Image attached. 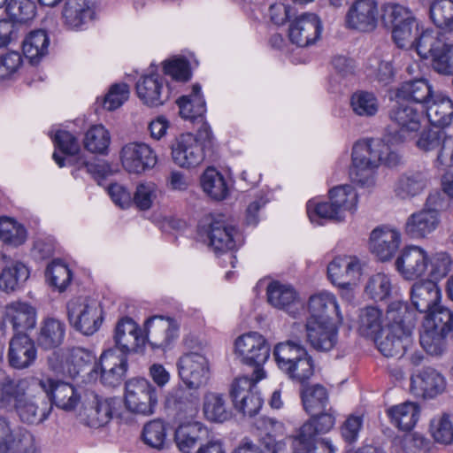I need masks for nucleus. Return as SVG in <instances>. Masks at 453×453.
Segmentation results:
<instances>
[{"mask_svg": "<svg viewBox=\"0 0 453 453\" xmlns=\"http://www.w3.org/2000/svg\"><path fill=\"white\" fill-rule=\"evenodd\" d=\"M357 194L350 185L334 187L329 191V201L314 203H307V214L311 222L323 225L322 220L340 222L343 212L356 209Z\"/></svg>", "mask_w": 453, "mask_h": 453, "instance_id": "2", "label": "nucleus"}, {"mask_svg": "<svg viewBox=\"0 0 453 453\" xmlns=\"http://www.w3.org/2000/svg\"><path fill=\"white\" fill-rule=\"evenodd\" d=\"M141 439L149 448L164 450L168 447L167 424L160 418L148 421L142 427Z\"/></svg>", "mask_w": 453, "mask_h": 453, "instance_id": "51", "label": "nucleus"}, {"mask_svg": "<svg viewBox=\"0 0 453 453\" xmlns=\"http://www.w3.org/2000/svg\"><path fill=\"white\" fill-rule=\"evenodd\" d=\"M268 303L280 310L295 316L298 311V294L290 285L279 281L271 282L266 288Z\"/></svg>", "mask_w": 453, "mask_h": 453, "instance_id": "36", "label": "nucleus"}, {"mask_svg": "<svg viewBox=\"0 0 453 453\" xmlns=\"http://www.w3.org/2000/svg\"><path fill=\"white\" fill-rule=\"evenodd\" d=\"M422 327L434 328L446 334L451 332L453 336V313L439 304L426 314Z\"/></svg>", "mask_w": 453, "mask_h": 453, "instance_id": "59", "label": "nucleus"}, {"mask_svg": "<svg viewBox=\"0 0 453 453\" xmlns=\"http://www.w3.org/2000/svg\"><path fill=\"white\" fill-rule=\"evenodd\" d=\"M177 104L180 110L179 113L182 119L192 122L196 119L203 121L206 112V104L202 95L201 86L198 83L192 86L190 95L180 96L177 100Z\"/></svg>", "mask_w": 453, "mask_h": 453, "instance_id": "44", "label": "nucleus"}, {"mask_svg": "<svg viewBox=\"0 0 453 453\" xmlns=\"http://www.w3.org/2000/svg\"><path fill=\"white\" fill-rule=\"evenodd\" d=\"M435 96L432 85L424 78L404 81L395 92L396 99L421 106L424 110Z\"/></svg>", "mask_w": 453, "mask_h": 453, "instance_id": "29", "label": "nucleus"}, {"mask_svg": "<svg viewBox=\"0 0 453 453\" xmlns=\"http://www.w3.org/2000/svg\"><path fill=\"white\" fill-rule=\"evenodd\" d=\"M310 418L301 426L296 437L311 443V440L318 441L317 435L328 433L335 424V411L331 406L319 413H310Z\"/></svg>", "mask_w": 453, "mask_h": 453, "instance_id": "35", "label": "nucleus"}, {"mask_svg": "<svg viewBox=\"0 0 453 453\" xmlns=\"http://www.w3.org/2000/svg\"><path fill=\"white\" fill-rule=\"evenodd\" d=\"M430 173L426 168L408 170L398 176L394 193L400 199H410L421 194L430 183Z\"/></svg>", "mask_w": 453, "mask_h": 453, "instance_id": "23", "label": "nucleus"}, {"mask_svg": "<svg viewBox=\"0 0 453 453\" xmlns=\"http://www.w3.org/2000/svg\"><path fill=\"white\" fill-rule=\"evenodd\" d=\"M300 397L303 410L306 413H319L329 408V394L326 387L321 384L309 383L300 389Z\"/></svg>", "mask_w": 453, "mask_h": 453, "instance_id": "47", "label": "nucleus"}, {"mask_svg": "<svg viewBox=\"0 0 453 453\" xmlns=\"http://www.w3.org/2000/svg\"><path fill=\"white\" fill-rule=\"evenodd\" d=\"M30 270L18 260L6 263L0 273V291L12 294L22 289L29 279Z\"/></svg>", "mask_w": 453, "mask_h": 453, "instance_id": "40", "label": "nucleus"}, {"mask_svg": "<svg viewBox=\"0 0 453 453\" xmlns=\"http://www.w3.org/2000/svg\"><path fill=\"white\" fill-rule=\"evenodd\" d=\"M426 118L434 127L443 129L453 119V101L441 94H436L426 107Z\"/></svg>", "mask_w": 453, "mask_h": 453, "instance_id": "43", "label": "nucleus"}, {"mask_svg": "<svg viewBox=\"0 0 453 453\" xmlns=\"http://www.w3.org/2000/svg\"><path fill=\"white\" fill-rule=\"evenodd\" d=\"M307 353L306 348L297 339L278 342L273 351L277 367L280 371L298 358L304 357Z\"/></svg>", "mask_w": 453, "mask_h": 453, "instance_id": "50", "label": "nucleus"}, {"mask_svg": "<svg viewBox=\"0 0 453 453\" xmlns=\"http://www.w3.org/2000/svg\"><path fill=\"white\" fill-rule=\"evenodd\" d=\"M310 316L307 320L321 321H342V316L339 311V305L334 296L330 294H319L311 296L308 302Z\"/></svg>", "mask_w": 453, "mask_h": 453, "instance_id": "34", "label": "nucleus"}, {"mask_svg": "<svg viewBox=\"0 0 453 453\" xmlns=\"http://www.w3.org/2000/svg\"><path fill=\"white\" fill-rule=\"evenodd\" d=\"M27 389V380H15L0 371V409H6L14 404L19 397L25 395Z\"/></svg>", "mask_w": 453, "mask_h": 453, "instance_id": "49", "label": "nucleus"}, {"mask_svg": "<svg viewBox=\"0 0 453 453\" xmlns=\"http://www.w3.org/2000/svg\"><path fill=\"white\" fill-rule=\"evenodd\" d=\"M440 218L434 212L421 209L411 214L404 225V233L411 239H424L439 226Z\"/></svg>", "mask_w": 453, "mask_h": 453, "instance_id": "37", "label": "nucleus"}, {"mask_svg": "<svg viewBox=\"0 0 453 453\" xmlns=\"http://www.w3.org/2000/svg\"><path fill=\"white\" fill-rule=\"evenodd\" d=\"M417 311L406 302L394 301L388 304L386 311L388 320L387 326L394 327V329L411 335L417 321Z\"/></svg>", "mask_w": 453, "mask_h": 453, "instance_id": "38", "label": "nucleus"}, {"mask_svg": "<svg viewBox=\"0 0 453 453\" xmlns=\"http://www.w3.org/2000/svg\"><path fill=\"white\" fill-rule=\"evenodd\" d=\"M37 311L26 302H13L6 307L5 321L12 325L13 334H27L36 326Z\"/></svg>", "mask_w": 453, "mask_h": 453, "instance_id": "30", "label": "nucleus"}, {"mask_svg": "<svg viewBox=\"0 0 453 453\" xmlns=\"http://www.w3.org/2000/svg\"><path fill=\"white\" fill-rule=\"evenodd\" d=\"M114 347L109 349H118L128 357L132 353H142L145 347V338L139 326L129 317L121 318L116 324L113 334Z\"/></svg>", "mask_w": 453, "mask_h": 453, "instance_id": "12", "label": "nucleus"}, {"mask_svg": "<svg viewBox=\"0 0 453 453\" xmlns=\"http://www.w3.org/2000/svg\"><path fill=\"white\" fill-rule=\"evenodd\" d=\"M123 168L129 173L142 174L155 167L157 156L154 150L144 142H128L119 152Z\"/></svg>", "mask_w": 453, "mask_h": 453, "instance_id": "10", "label": "nucleus"}, {"mask_svg": "<svg viewBox=\"0 0 453 453\" xmlns=\"http://www.w3.org/2000/svg\"><path fill=\"white\" fill-rule=\"evenodd\" d=\"M203 410L206 419L211 422L223 423L232 417L225 398L218 393L210 392L204 395Z\"/></svg>", "mask_w": 453, "mask_h": 453, "instance_id": "53", "label": "nucleus"}, {"mask_svg": "<svg viewBox=\"0 0 453 453\" xmlns=\"http://www.w3.org/2000/svg\"><path fill=\"white\" fill-rule=\"evenodd\" d=\"M200 234L206 235L215 253L233 250L236 247L238 230L221 215L211 217L207 225L200 226Z\"/></svg>", "mask_w": 453, "mask_h": 453, "instance_id": "14", "label": "nucleus"}, {"mask_svg": "<svg viewBox=\"0 0 453 453\" xmlns=\"http://www.w3.org/2000/svg\"><path fill=\"white\" fill-rule=\"evenodd\" d=\"M379 17L377 0H355L345 15V26L358 32H372L378 26Z\"/></svg>", "mask_w": 453, "mask_h": 453, "instance_id": "13", "label": "nucleus"}, {"mask_svg": "<svg viewBox=\"0 0 453 453\" xmlns=\"http://www.w3.org/2000/svg\"><path fill=\"white\" fill-rule=\"evenodd\" d=\"M89 407L86 408L88 425L101 427L107 425L113 417H120L118 410L121 400L118 397H103L91 391L88 393Z\"/></svg>", "mask_w": 453, "mask_h": 453, "instance_id": "17", "label": "nucleus"}, {"mask_svg": "<svg viewBox=\"0 0 453 453\" xmlns=\"http://www.w3.org/2000/svg\"><path fill=\"white\" fill-rule=\"evenodd\" d=\"M350 106L358 116L372 117L379 111V101L373 93L357 90L350 97Z\"/></svg>", "mask_w": 453, "mask_h": 453, "instance_id": "61", "label": "nucleus"}, {"mask_svg": "<svg viewBox=\"0 0 453 453\" xmlns=\"http://www.w3.org/2000/svg\"><path fill=\"white\" fill-rule=\"evenodd\" d=\"M0 239L3 242L13 247L22 245L27 239V230L13 219L0 218Z\"/></svg>", "mask_w": 453, "mask_h": 453, "instance_id": "62", "label": "nucleus"}, {"mask_svg": "<svg viewBox=\"0 0 453 453\" xmlns=\"http://www.w3.org/2000/svg\"><path fill=\"white\" fill-rule=\"evenodd\" d=\"M196 140L194 134L186 133L171 142V156L175 165L181 168H191L203 161L205 152Z\"/></svg>", "mask_w": 453, "mask_h": 453, "instance_id": "15", "label": "nucleus"}, {"mask_svg": "<svg viewBox=\"0 0 453 453\" xmlns=\"http://www.w3.org/2000/svg\"><path fill=\"white\" fill-rule=\"evenodd\" d=\"M19 420L27 425H39L49 418L51 406H48L43 393L19 397L13 404Z\"/></svg>", "mask_w": 453, "mask_h": 453, "instance_id": "18", "label": "nucleus"}, {"mask_svg": "<svg viewBox=\"0 0 453 453\" xmlns=\"http://www.w3.org/2000/svg\"><path fill=\"white\" fill-rule=\"evenodd\" d=\"M46 400L48 399L51 404H55L58 408L65 411H73L76 408L80 402L81 396L77 394L76 389L70 383L47 378L39 381Z\"/></svg>", "mask_w": 453, "mask_h": 453, "instance_id": "20", "label": "nucleus"}, {"mask_svg": "<svg viewBox=\"0 0 453 453\" xmlns=\"http://www.w3.org/2000/svg\"><path fill=\"white\" fill-rule=\"evenodd\" d=\"M420 107L397 99L396 104L390 109L388 116L398 129L390 133L398 136L399 139H403L405 134L418 132L422 121L426 119V110Z\"/></svg>", "mask_w": 453, "mask_h": 453, "instance_id": "11", "label": "nucleus"}, {"mask_svg": "<svg viewBox=\"0 0 453 453\" xmlns=\"http://www.w3.org/2000/svg\"><path fill=\"white\" fill-rule=\"evenodd\" d=\"M337 321L307 320L305 324L307 342L318 351H329L337 342Z\"/></svg>", "mask_w": 453, "mask_h": 453, "instance_id": "24", "label": "nucleus"}, {"mask_svg": "<svg viewBox=\"0 0 453 453\" xmlns=\"http://www.w3.org/2000/svg\"><path fill=\"white\" fill-rule=\"evenodd\" d=\"M257 377L243 376L235 379L230 388V397L234 409L243 416H256L263 406V398L257 388Z\"/></svg>", "mask_w": 453, "mask_h": 453, "instance_id": "7", "label": "nucleus"}, {"mask_svg": "<svg viewBox=\"0 0 453 453\" xmlns=\"http://www.w3.org/2000/svg\"><path fill=\"white\" fill-rule=\"evenodd\" d=\"M381 20L391 29L392 39L398 48L409 50L412 46L419 23L410 9L398 4H387L382 9Z\"/></svg>", "mask_w": 453, "mask_h": 453, "instance_id": "3", "label": "nucleus"}, {"mask_svg": "<svg viewBox=\"0 0 453 453\" xmlns=\"http://www.w3.org/2000/svg\"><path fill=\"white\" fill-rule=\"evenodd\" d=\"M35 344L28 334H13L7 353L10 366L18 370L30 367L37 357Z\"/></svg>", "mask_w": 453, "mask_h": 453, "instance_id": "22", "label": "nucleus"}, {"mask_svg": "<svg viewBox=\"0 0 453 453\" xmlns=\"http://www.w3.org/2000/svg\"><path fill=\"white\" fill-rule=\"evenodd\" d=\"M322 23L315 13H303L296 17L289 25L288 37L293 44L298 47H308L314 44L320 37Z\"/></svg>", "mask_w": 453, "mask_h": 453, "instance_id": "16", "label": "nucleus"}, {"mask_svg": "<svg viewBox=\"0 0 453 453\" xmlns=\"http://www.w3.org/2000/svg\"><path fill=\"white\" fill-rule=\"evenodd\" d=\"M110 143V132L103 125H93L84 134L83 146L91 153L106 155Z\"/></svg>", "mask_w": 453, "mask_h": 453, "instance_id": "54", "label": "nucleus"}, {"mask_svg": "<svg viewBox=\"0 0 453 453\" xmlns=\"http://www.w3.org/2000/svg\"><path fill=\"white\" fill-rule=\"evenodd\" d=\"M201 186L215 200H223L228 194L224 176L214 167H208L201 176Z\"/></svg>", "mask_w": 453, "mask_h": 453, "instance_id": "55", "label": "nucleus"}, {"mask_svg": "<svg viewBox=\"0 0 453 453\" xmlns=\"http://www.w3.org/2000/svg\"><path fill=\"white\" fill-rule=\"evenodd\" d=\"M448 334L434 328H424L419 332V342L423 349L431 356H440L446 348Z\"/></svg>", "mask_w": 453, "mask_h": 453, "instance_id": "64", "label": "nucleus"}, {"mask_svg": "<svg viewBox=\"0 0 453 453\" xmlns=\"http://www.w3.org/2000/svg\"><path fill=\"white\" fill-rule=\"evenodd\" d=\"M438 32L433 29L421 30L418 28V35L413 37V44L409 49H414L422 58H434L436 50L442 44L438 37Z\"/></svg>", "mask_w": 453, "mask_h": 453, "instance_id": "57", "label": "nucleus"}, {"mask_svg": "<svg viewBox=\"0 0 453 453\" xmlns=\"http://www.w3.org/2000/svg\"><path fill=\"white\" fill-rule=\"evenodd\" d=\"M388 147L380 139L357 142L352 149V164L349 167L351 181L362 188L373 185V170L383 161Z\"/></svg>", "mask_w": 453, "mask_h": 453, "instance_id": "1", "label": "nucleus"}, {"mask_svg": "<svg viewBox=\"0 0 453 453\" xmlns=\"http://www.w3.org/2000/svg\"><path fill=\"white\" fill-rule=\"evenodd\" d=\"M399 232L386 226L373 229L370 235V250L380 261L391 259L399 248Z\"/></svg>", "mask_w": 453, "mask_h": 453, "instance_id": "27", "label": "nucleus"}, {"mask_svg": "<svg viewBox=\"0 0 453 453\" xmlns=\"http://www.w3.org/2000/svg\"><path fill=\"white\" fill-rule=\"evenodd\" d=\"M45 278L50 287L64 292L73 280V273L65 264L54 260L46 267Z\"/></svg>", "mask_w": 453, "mask_h": 453, "instance_id": "58", "label": "nucleus"}, {"mask_svg": "<svg viewBox=\"0 0 453 453\" xmlns=\"http://www.w3.org/2000/svg\"><path fill=\"white\" fill-rule=\"evenodd\" d=\"M395 264L405 279L414 280L428 271V255L420 247L409 246L402 250Z\"/></svg>", "mask_w": 453, "mask_h": 453, "instance_id": "21", "label": "nucleus"}, {"mask_svg": "<svg viewBox=\"0 0 453 453\" xmlns=\"http://www.w3.org/2000/svg\"><path fill=\"white\" fill-rule=\"evenodd\" d=\"M382 311L376 307L370 306L361 311L359 315V332L367 338L373 339L380 330L384 329L381 326Z\"/></svg>", "mask_w": 453, "mask_h": 453, "instance_id": "60", "label": "nucleus"}, {"mask_svg": "<svg viewBox=\"0 0 453 453\" xmlns=\"http://www.w3.org/2000/svg\"><path fill=\"white\" fill-rule=\"evenodd\" d=\"M411 299L418 313H427L440 304L441 290L434 280L417 281L411 290Z\"/></svg>", "mask_w": 453, "mask_h": 453, "instance_id": "32", "label": "nucleus"}, {"mask_svg": "<svg viewBox=\"0 0 453 453\" xmlns=\"http://www.w3.org/2000/svg\"><path fill=\"white\" fill-rule=\"evenodd\" d=\"M373 341L379 351L386 357L400 358L412 344L410 334L389 326L380 330Z\"/></svg>", "mask_w": 453, "mask_h": 453, "instance_id": "25", "label": "nucleus"}, {"mask_svg": "<svg viewBox=\"0 0 453 453\" xmlns=\"http://www.w3.org/2000/svg\"><path fill=\"white\" fill-rule=\"evenodd\" d=\"M96 0H67L63 10L65 24L71 29H80L95 16Z\"/></svg>", "mask_w": 453, "mask_h": 453, "instance_id": "41", "label": "nucleus"}, {"mask_svg": "<svg viewBox=\"0 0 453 453\" xmlns=\"http://www.w3.org/2000/svg\"><path fill=\"white\" fill-rule=\"evenodd\" d=\"M161 390L147 379L137 377L126 381L125 405L133 413L151 415L155 412Z\"/></svg>", "mask_w": 453, "mask_h": 453, "instance_id": "6", "label": "nucleus"}, {"mask_svg": "<svg viewBox=\"0 0 453 453\" xmlns=\"http://www.w3.org/2000/svg\"><path fill=\"white\" fill-rule=\"evenodd\" d=\"M361 270L359 261L356 257H336L327 265V276L331 282L337 286H348Z\"/></svg>", "mask_w": 453, "mask_h": 453, "instance_id": "42", "label": "nucleus"}, {"mask_svg": "<svg viewBox=\"0 0 453 453\" xmlns=\"http://www.w3.org/2000/svg\"><path fill=\"white\" fill-rule=\"evenodd\" d=\"M387 414L392 425L401 431L410 432L420 416V407L417 403L405 402L388 409Z\"/></svg>", "mask_w": 453, "mask_h": 453, "instance_id": "45", "label": "nucleus"}, {"mask_svg": "<svg viewBox=\"0 0 453 453\" xmlns=\"http://www.w3.org/2000/svg\"><path fill=\"white\" fill-rule=\"evenodd\" d=\"M429 19L445 34L453 33V0H433L429 4Z\"/></svg>", "mask_w": 453, "mask_h": 453, "instance_id": "52", "label": "nucleus"}, {"mask_svg": "<svg viewBox=\"0 0 453 453\" xmlns=\"http://www.w3.org/2000/svg\"><path fill=\"white\" fill-rule=\"evenodd\" d=\"M144 330L145 343L152 349L165 351L179 335V324L170 317L157 315L145 321Z\"/></svg>", "mask_w": 453, "mask_h": 453, "instance_id": "9", "label": "nucleus"}, {"mask_svg": "<svg viewBox=\"0 0 453 453\" xmlns=\"http://www.w3.org/2000/svg\"><path fill=\"white\" fill-rule=\"evenodd\" d=\"M177 367L181 380L190 389H198L209 380V360L198 352L183 354L177 362Z\"/></svg>", "mask_w": 453, "mask_h": 453, "instance_id": "8", "label": "nucleus"}, {"mask_svg": "<svg viewBox=\"0 0 453 453\" xmlns=\"http://www.w3.org/2000/svg\"><path fill=\"white\" fill-rule=\"evenodd\" d=\"M66 310L70 326L84 335L94 334L102 325L103 310L100 304L87 296L71 299L66 304Z\"/></svg>", "mask_w": 453, "mask_h": 453, "instance_id": "5", "label": "nucleus"}, {"mask_svg": "<svg viewBox=\"0 0 453 453\" xmlns=\"http://www.w3.org/2000/svg\"><path fill=\"white\" fill-rule=\"evenodd\" d=\"M0 453H40L34 434L23 426L10 429L0 442Z\"/></svg>", "mask_w": 453, "mask_h": 453, "instance_id": "39", "label": "nucleus"}, {"mask_svg": "<svg viewBox=\"0 0 453 453\" xmlns=\"http://www.w3.org/2000/svg\"><path fill=\"white\" fill-rule=\"evenodd\" d=\"M5 11L9 19L19 27L35 18L36 6L31 0H10L6 4Z\"/></svg>", "mask_w": 453, "mask_h": 453, "instance_id": "63", "label": "nucleus"}, {"mask_svg": "<svg viewBox=\"0 0 453 453\" xmlns=\"http://www.w3.org/2000/svg\"><path fill=\"white\" fill-rule=\"evenodd\" d=\"M446 382L444 377L434 368L424 367L411 378V388L424 398H433L443 392Z\"/></svg>", "mask_w": 453, "mask_h": 453, "instance_id": "31", "label": "nucleus"}, {"mask_svg": "<svg viewBox=\"0 0 453 453\" xmlns=\"http://www.w3.org/2000/svg\"><path fill=\"white\" fill-rule=\"evenodd\" d=\"M65 334V323L59 319L48 316L40 322L34 341L43 350H54L64 343Z\"/></svg>", "mask_w": 453, "mask_h": 453, "instance_id": "26", "label": "nucleus"}, {"mask_svg": "<svg viewBox=\"0 0 453 453\" xmlns=\"http://www.w3.org/2000/svg\"><path fill=\"white\" fill-rule=\"evenodd\" d=\"M164 81L157 73L142 76L135 85L140 100L150 107L162 105L169 97V90L165 89Z\"/></svg>", "mask_w": 453, "mask_h": 453, "instance_id": "28", "label": "nucleus"}, {"mask_svg": "<svg viewBox=\"0 0 453 453\" xmlns=\"http://www.w3.org/2000/svg\"><path fill=\"white\" fill-rule=\"evenodd\" d=\"M49 44L50 37L45 30H33L22 41V51L29 63L36 65L48 54Z\"/></svg>", "mask_w": 453, "mask_h": 453, "instance_id": "46", "label": "nucleus"}, {"mask_svg": "<svg viewBox=\"0 0 453 453\" xmlns=\"http://www.w3.org/2000/svg\"><path fill=\"white\" fill-rule=\"evenodd\" d=\"M211 437L209 429L200 422H189L177 427L174 441L183 453H190L196 447H201Z\"/></svg>", "mask_w": 453, "mask_h": 453, "instance_id": "33", "label": "nucleus"}, {"mask_svg": "<svg viewBox=\"0 0 453 453\" xmlns=\"http://www.w3.org/2000/svg\"><path fill=\"white\" fill-rule=\"evenodd\" d=\"M98 368L101 382L104 386L115 388L126 378L128 358L121 353L118 354V349H106L101 355Z\"/></svg>", "mask_w": 453, "mask_h": 453, "instance_id": "19", "label": "nucleus"}, {"mask_svg": "<svg viewBox=\"0 0 453 453\" xmlns=\"http://www.w3.org/2000/svg\"><path fill=\"white\" fill-rule=\"evenodd\" d=\"M234 351L242 364L254 369L257 380L265 377L263 366L270 357V345L262 334L250 332L239 336L234 342Z\"/></svg>", "mask_w": 453, "mask_h": 453, "instance_id": "4", "label": "nucleus"}, {"mask_svg": "<svg viewBox=\"0 0 453 453\" xmlns=\"http://www.w3.org/2000/svg\"><path fill=\"white\" fill-rule=\"evenodd\" d=\"M314 360L307 353L305 357H300L283 369L281 372L292 381L297 382L301 387L308 384V381L314 375Z\"/></svg>", "mask_w": 453, "mask_h": 453, "instance_id": "56", "label": "nucleus"}, {"mask_svg": "<svg viewBox=\"0 0 453 453\" xmlns=\"http://www.w3.org/2000/svg\"><path fill=\"white\" fill-rule=\"evenodd\" d=\"M198 389H190L187 386H181L173 388L166 398V407L173 411L175 415L182 418L188 412H192L195 404L199 400Z\"/></svg>", "mask_w": 453, "mask_h": 453, "instance_id": "48", "label": "nucleus"}]
</instances>
